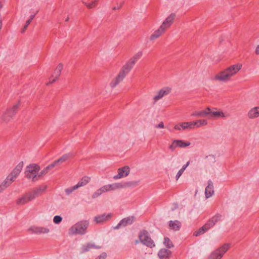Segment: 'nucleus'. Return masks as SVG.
Instances as JSON below:
<instances>
[{
    "mask_svg": "<svg viewBox=\"0 0 259 259\" xmlns=\"http://www.w3.org/2000/svg\"><path fill=\"white\" fill-rule=\"evenodd\" d=\"M191 122L192 124V129L205 126L207 125L208 124L207 121L204 119H199L197 120Z\"/></svg>",
    "mask_w": 259,
    "mask_h": 259,
    "instance_id": "28",
    "label": "nucleus"
},
{
    "mask_svg": "<svg viewBox=\"0 0 259 259\" xmlns=\"http://www.w3.org/2000/svg\"><path fill=\"white\" fill-rule=\"evenodd\" d=\"M23 167V163L21 162L19 163L14 169L11 172V174L17 177L19 174L21 172Z\"/></svg>",
    "mask_w": 259,
    "mask_h": 259,
    "instance_id": "30",
    "label": "nucleus"
},
{
    "mask_svg": "<svg viewBox=\"0 0 259 259\" xmlns=\"http://www.w3.org/2000/svg\"><path fill=\"white\" fill-rule=\"evenodd\" d=\"M163 244L165 246L169 248H172L174 246V245L170 240L167 238L165 237L164 239Z\"/></svg>",
    "mask_w": 259,
    "mask_h": 259,
    "instance_id": "38",
    "label": "nucleus"
},
{
    "mask_svg": "<svg viewBox=\"0 0 259 259\" xmlns=\"http://www.w3.org/2000/svg\"><path fill=\"white\" fill-rule=\"evenodd\" d=\"M176 17L175 13L170 14L162 22L161 26L165 31L168 29L174 23Z\"/></svg>",
    "mask_w": 259,
    "mask_h": 259,
    "instance_id": "10",
    "label": "nucleus"
},
{
    "mask_svg": "<svg viewBox=\"0 0 259 259\" xmlns=\"http://www.w3.org/2000/svg\"><path fill=\"white\" fill-rule=\"evenodd\" d=\"M10 185L5 180L0 184V193H2Z\"/></svg>",
    "mask_w": 259,
    "mask_h": 259,
    "instance_id": "42",
    "label": "nucleus"
},
{
    "mask_svg": "<svg viewBox=\"0 0 259 259\" xmlns=\"http://www.w3.org/2000/svg\"><path fill=\"white\" fill-rule=\"evenodd\" d=\"M117 189H118L117 183L104 185L98 189L93 193L92 198H96L104 193H106L110 191H114Z\"/></svg>",
    "mask_w": 259,
    "mask_h": 259,
    "instance_id": "6",
    "label": "nucleus"
},
{
    "mask_svg": "<svg viewBox=\"0 0 259 259\" xmlns=\"http://www.w3.org/2000/svg\"><path fill=\"white\" fill-rule=\"evenodd\" d=\"M78 188L77 187V185H75L72 187L68 188L65 189V192L67 194L69 195L71 193H72L74 191L77 189Z\"/></svg>",
    "mask_w": 259,
    "mask_h": 259,
    "instance_id": "44",
    "label": "nucleus"
},
{
    "mask_svg": "<svg viewBox=\"0 0 259 259\" xmlns=\"http://www.w3.org/2000/svg\"><path fill=\"white\" fill-rule=\"evenodd\" d=\"M210 110L209 107H207L204 110L194 112L192 114V116L199 117H206L209 115L210 116Z\"/></svg>",
    "mask_w": 259,
    "mask_h": 259,
    "instance_id": "18",
    "label": "nucleus"
},
{
    "mask_svg": "<svg viewBox=\"0 0 259 259\" xmlns=\"http://www.w3.org/2000/svg\"><path fill=\"white\" fill-rule=\"evenodd\" d=\"M98 0H93L91 3H87L85 2H83V3L86 6V7L89 9H93L97 6L98 4Z\"/></svg>",
    "mask_w": 259,
    "mask_h": 259,
    "instance_id": "35",
    "label": "nucleus"
},
{
    "mask_svg": "<svg viewBox=\"0 0 259 259\" xmlns=\"http://www.w3.org/2000/svg\"><path fill=\"white\" fill-rule=\"evenodd\" d=\"M241 63H236L230 65L226 68L232 77L237 74L242 68Z\"/></svg>",
    "mask_w": 259,
    "mask_h": 259,
    "instance_id": "12",
    "label": "nucleus"
},
{
    "mask_svg": "<svg viewBox=\"0 0 259 259\" xmlns=\"http://www.w3.org/2000/svg\"><path fill=\"white\" fill-rule=\"evenodd\" d=\"M130 169L128 166H125L118 169V174L113 177L114 180L126 177L130 174Z\"/></svg>",
    "mask_w": 259,
    "mask_h": 259,
    "instance_id": "13",
    "label": "nucleus"
},
{
    "mask_svg": "<svg viewBox=\"0 0 259 259\" xmlns=\"http://www.w3.org/2000/svg\"><path fill=\"white\" fill-rule=\"evenodd\" d=\"M209 156H210V157H212L213 158H214L213 156L210 155Z\"/></svg>",
    "mask_w": 259,
    "mask_h": 259,
    "instance_id": "54",
    "label": "nucleus"
},
{
    "mask_svg": "<svg viewBox=\"0 0 259 259\" xmlns=\"http://www.w3.org/2000/svg\"><path fill=\"white\" fill-rule=\"evenodd\" d=\"M134 65L135 64L133 62H132L129 60V61L123 66L117 75L112 80L110 83V87L112 88H115L117 84L122 81L128 73L133 68Z\"/></svg>",
    "mask_w": 259,
    "mask_h": 259,
    "instance_id": "1",
    "label": "nucleus"
},
{
    "mask_svg": "<svg viewBox=\"0 0 259 259\" xmlns=\"http://www.w3.org/2000/svg\"><path fill=\"white\" fill-rule=\"evenodd\" d=\"M2 6H2V4H0V9L2 7Z\"/></svg>",
    "mask_w": 259,
    "mask_h": 259,
    "instance_id": "53",
    "label": "nucleus"
},
{
    "mask_svg": "<svg viewBox=\"0 0 259 259\" xmlns=\"http://www.w3.org/2000/svg\"><path fill=\"white\" fill-rule=\"evenodd\" d=\"M165 31H166L161 26H159V27L151 35L150 37V40L153 41L155 40L161 36Z\"/></svg>",
    "mask_w": 259,
    "mask_h": 259,
    "instance_id": "26",
    "label": "nucleus"
},
{
    "mask_svg": "<svg viewBox=\"0 0 259 259\" xmlns=\"http://www.w3.org/2000/svg\"><path fill=\"white\" fill-rule=\"evenodd\" d=\"M255 52L256 54H257V55H259V45H258V46L256 47Z\"/></svg>",
    "mask_w": 259,
    "mask_h": 259,
    "instance_id": "51",
    "label": "nucleus"
},
{
    "mask_svg": "<svg viewBox=\"0 0 259 259\" xmlns=\"http://www.w3.org/2000/svg\"><path fill=\"white\" fill-rule=\"evenodd\" d=\"M156 128H164V125L163 122H160L159 123L155 126Z\"/></svg>",
    "mask_w": 259,
    "mask_h": 259,
    "instance_id": "49",
    "label": "nucleus"
},
{
    "mask_svg": "<svg viewBox=\"0 0 259 259\" xmlns=\"http://www.w3.org/2000/svg\"><path fill=\"white\" fill-rule=\"evenodd\" d=\"M210 117L215 118H227L229 117V114L227 113L224 112L221 110H210Z\"/></svg>",
    "mask_w": 259,
    "mask_h": 259,
    "instance_id": "19",
    "label": "nucleus"
},
{
    "mask_svg": "<svg viewBox=\"0 0 259 259\" xmlns=\"http://www.w3.org/2000/svg\"><path fill=\"white\" fill-rule=\"evenodd\" d=\"M112 213H103L96 215L93 219V222L97 224H104L109 222L112 217Z\"/></svg>",
    "mask_w": 259,
    "mask_h": 259,
    "instance_id": "9",
    "label": "nucleus"
},
{
    "mask_svg": "<svg viewBox=\"0 0 259 259\" xmlns=\"http://www.w3.org/2000/svg\"><path fill=\"white\" fill-rule=\"evenodd\" d=\"M63 220V218L62 217H61L60 215H55L54 217L53 218V223L55 224H59L60 223H61V222Z\"/></svg>",
    "mask_w": 259,
    "mask_h": 259,
    "instance_id": "43",
    "label": "nucleus"
},
{
    "mask_svg": "<svg viewBox=\"0 0 259 259\" xmlns=\"http://www.w3.org/2000/svg\"><path fill=\"white\" fill-rule=\"evenodd\" d=\"M70 156H71V155L69 153L65 154L62 155L58 159L54 161L52 163H51L50 166L54 167L56 166L61 164L63 162L66 161L70 157Z\"/></svg>",
    "mask_w": 259,
    "mask_h": 259,
    "instance_id": "24",
    "label": "nucleus"
},
{
    "mask_svg": "<svg viewBox=\"0 0 259 259\" xmlns=\"http://www.w3.org/2000/svg\"><path fill=\"white\" fill-rule=\"evenodd\" d=\"M184 172V171H183V169H180L178 172H177L176 176V179L177 181H178L180 177L182 176L183 173Z\"/></svg>",
    "mask_w": 259,
    "mask_h": 259,
    "instance_id": "48",
    "label": "nucleus"
},
{
    "mask_svg": "<svg viewBox=\"0 0 259 259\" xmlns=\"http://www.w3.org/2000/svg\"><path fill=\"white\" fill-rule=\"evenodd\" d=\"M140 182V181H132L122 183H117L118 189L125 188L136 187L139 185Z\"/></svg>",
    "mask_w": 259,
    "mask_h": 259,
    "instance_id": "14",
    "label": "nucleus"
},
{
    "mask_svg": "<svg viewBox=\"0 0 259 259\" xmlns=\"http://www.w3.org/2000/svg\"><path fill=\"white\" fill-rule=\"evenodd\" d=\"M68 20H69V17H67V18H66V21H68Z\"/></svg>",
    "mask_w": 259,
    "mask_h": 259,
    "instance_id": "52",
    "label": "nucleus"
},
{
    "mask_svg": "<svg viewBox=\"0 0 259 259\" xmlns=\"http://www.w3.org/2000/svg\"><path fill=\"white\" fill-rule=\"evenodd\" d=\"M63 68V65L62 63H59L55 68L53 74L50 78V81L47 84H52L55 82L61 75V73Z\"/></svg>",
    "mask_w": 259,
    "mask_h": 259,
    "instance_id": "11",
    "label": "nucleus"
},
{
    "mask_svg": "<svg viewBox=\"0 0 259 259\" xmlns=\"http://www.w3.org/2000/svg\"><path fill=\"white\" fill-rule=\"evenodd\" d=\"M230 247L229 244H225L216 250V251L223 257L224 254L228 251Z\"/></svg>",
    "mask_w": 259,
    "mask_h": 259,
    "instance_id": "32",
    "label": "nucleus"
},
{
    "mask_svg": "<svg viewBox=\"0 0 259 259\" xmlns=\"http://www.w3.org/2000/svg\"><path fill=\"white\" fill-rule=\"evenodd\" d=\"M232 77L229 74L226 68L217 73L213 77V80L223 82H227L230 81Z\"/></svg>",
    "mask_w": 259,
    "mask_h": 259,
    "instance_id": "8",
    "label": "nucleus"
},
{
    "mask_svg": "<svg viewBox=\"0 0 259 259\" xmlns=\"http://www.w3.org/2000/svg\"><path fill=\"white\" fill-rule=\"evenodd\" d=\"M171 251L166 248H161L158 253V256L160 259H169Z\"/></svg>",
    "mask_w": 259,
    "mask_h": 259,
    "instance_id": "23",
    "label": "nucleus"
},
{
    "mask_svg": "<svg viewBox=\"0 0 259 259\" xmlns=\"http://www.w3.org/2000/svg\"><path fill=\"white\" fill-rule=\"evenodd\" d=\"M214 194V187L212 181H208L205 189V197L206 199L211 197Z\"/></svg>",
    "mask_w": 259,
    "mask_h": 259,
    "instance_id": "16",
    "label": "nucleus"
},
{
    "mask_svg": "<svg viewBox=\"0 0 259 259\" xmlns=\"http://www.w3.org/2000/svg\"><path fill=\"white\" fill-rule=\"evenodd\" d=\"M189 162H187V163L184 165L183 166V167L181 168V169H183V171H185V170L186 169V168L188 167V166L189 165Z\"/></svg>",
    "mask_w": 259,
    "mask_h": 259,
    "instance_id": "50",
    "label": "nucleus"
},
{
    "mask_svg": "<svg viewBox=\"0 0 259 259\" xmlns=\"http://www.w3.org/2000/svg\"><path fill=\"white\" fill-rule=\"evenodd\" d=\"M142 56V53L140 52L136 54L132 58H131L130 60L132 62H133L134 64L137 61V60L140 59Z\"/></svg>",
    "mask_w": 259,
    "mask_h": 259,
    "instance_id": "39",
    "label": "nucleus"
},
{
    "mask_svg": "<svg viewBox=\"0 0 259 259\" xmlns=\"http://www.w3.org/2000/svg\"><path fill=\"white\" fill-rule=\"evenodd\" d=\"M40 167L36 164H32L27 166L25 170V177L31 181H36L38 180V172Z\"/></svg>",
    "mask_w": 259,
    "mask_h": 259,
    "instance_id": "3",
    "label": "nucleus"
},
{
    "mask_svg": "<svg viewBox=\"0 0 259 259\" xmlns=\"http://www.w3.org/2000/svg\"><path fill=\"white\" fill-rule=\"evenodd\" d=\"M100 246L96 245L94 243L90 242L83 245L80 248V252L85 253L93 249L99 248Z\"/></svg>",
    "mask_w": 259,
    "mask_h": 259,
    "instance_id": "21",
    "label": "nucleus"
},
{
    "mask_svg": "<svg viewBox=\"0 0 259 259\" xmlns=\"http://www.w3.org/2000/svg\"><path fill=\"white\" fill-rule=\"evenodd\" d=\"M171 89L169 88H164L159 91L155 96L154 97L153 99L155 101H157L161 99L164 96L168 95L170 92Z\"/></svg>",
    "mask_w": 259,
    "mask_h": 259,
    "instance_id": "17",
    "label": "nucleus"
},
{
    "mask_svg": "<svg viewBox=\"0 0 259 259\" xmlns=\"http://www.w3.org/2000/svg\"><path fill=\"white\" fill-rule=\"evenodd\" d=\"M177 148H178L177 140H174L171 144L169 146L168 148L171 151L175 150Z\"/></svg>",
    "mask_w": 259,
    "mask_h": 259,
    "instance_id": "41",
    "label": "nucleus"
},
{
    "mask_svg": "<svg viewBox=\"0 0 259 259\" xmlns=\"http://www.w3.org/2000/svg\"><path fill=\"white\" fill-rule=\"evenodd\" d=\"M42 190V189L39 188V189L34 190L31 192L25 194L17 200V204L20 205H24L34 200L36 197L40 195L41 191Z\"/></svg>",
    "mask_w": 259,
    "mask_h": 259,
    "instance_id": "2",
    "label": "nucleus"
},
{
    "mask_svg": "<svg viewBox=\"0 0 259 259\" xmlns=\"http://www.w3.org/2000/svg\"><path fill=\"white\" fill-rule=\"evenodd\" d=\"M169 227L170 230L178 231L181 227V223L178 220L170 221L169 222Z\"/></svg>",
    "mask_w": 259,
    "mask_h": 259,
    "instance_id": "29",
    "label": "nucleus"
},
{
    "mask_svg": "<svg viewBox=\"0 0 259 259\" xmlns=\"http://www.w3.org/2000/svg\"><path fill=\"white\" fill-rule=\"evenodd\" d=\"M91 178L88 177H84L82 178L76 184L77 187L79 188L80 187L84 186L89 183Z\"/></svg>",
    "mask_w": 259,
    "mask_h": 259,
    "instance_id": "34",
    "label": "nucleus"
},
{
    "mask_svg": "<svg viewBox=\"0 0 259 259\" xmlns=\"http://www.w3.org/2000/svg\"><path fill=\"white\" fill-rule=\"evenodd\" d=\"M178 148H185L191 145V143L189 141H185L182 140H177Z\"/></svg>",
    "mask_w": 259,
    "mask_h": 259,
    "instance_id": "33",
    "label": "nucleus"
},
{
    "mask_svg": "<svg viewBox=\"0 0 259 259\" xmlns=\"http://www.w3.org/2000/svg\"><path fill=\"white\" fill-rule=\"evenodd\" d=\"M210 228L208 227L207 225L205 224L202 227L199 228L198 230L195 231L194 232V235L195 236H198L202 234H203L205 232L209 230Z\"/></svg>",
    "mask_w": 259,
    "mask_h": 259,
    "instance_id": "31",
    "label": "nucleus"
},
{
    "mask_svg": "<svg viewBox=\"0 0 259 259\" xmlns=\"http://www.w3.org/2000/svg\"><path fill=\"white\" fill-rule=\"evenodd\" d=\"M89 223L85 221L79 222L72 226L68 230L69 235H83L87 232Z\"/></svg>",
    "mask_w": 259,
    "mask_h": 259,
    "instance_id": "4",
    "label": "nucleus"
},
{
    "mask_svg": "<svg viewBox=\"0 0 259 259\" xmlns=\"http://www.w3.org/2000/svg\"><path fill=\"white\" fill-rule=\"evenodd\" d=\"M13 113L11 110H6L4 111L1 115V118L3 122H8L13 117Z\"/></svg>",
    "mask_w": 259,
    "mask_h": 259,
    "instance_id": "27",
    "label": "nucleus"
},
{
    "mask_svg": "<svg viewBox=\"0 0 259 259\" xmlns=\"http://www.w3.org/2000/svg\"><path fill=\"white\" fill-rule=\"evenodd\" d=\"M176 131H185L189 129H192L191 122H183L175 124L174 126Z\"/></svg>",
    "mask_w": 259,
    "mask_h": 259,
    "instance_id": "15",
    "label": "nucleus"
},
{
    "mask_svg": "<svg viewBox=\"0 0 259 259\" xmlns=\"http://www.w3.org/2000/svg\"><path fill=\"white\" fill-rule=\"evenodd\" d=\"M53 167H51L50 164L47 167L42 170L41 171L38 172V179L43 175H46L49 171V170L51 168H53Z\"/></svg>",
    "mask_w": 259,
    "mask_h": 259,
    "instance_id": "40",
    "label": "nucleus"
},
{
    "mask_svg": "<svg viewBox=\"0 0 259 259\" xmlns=\"http://www.w3.org/2000/svg\"><path fill=\"white\" fill-rule=\"evenodd\" d=\"M133 217H127L124 218L119 222L117 225L114 227V229H118L121 227H124L128 225H131L133 223Z\"/></svg>",
    "mask_w": 259,
    "mask_h": 259,
    "instance_id": "20",
    "label": "nucleus"
},
{
    "mask_svg": "<svg viewBox=\"0 0 259 259\" xmlns=\"http://www.w3.org/2000/svg\"><path fill=\"white\" fill-rule=\"evenodd\" d=\"M28 231L36 235H47L50 233L51 230L47 226L33 225L28 228Z\"/></svg>",
    "mask_w": 259,
    "mask_h": 259,
    "instance_id": "7",
    "label": "nucleus"
},
{
    "mask_svg": "<svg viewBox=\"0 0 259 259\" xmlns=\"http://www.w3.org/2000/svg\"><path fill=\"white\" fill-rule=\"evenodd\" d=\"M107 256V253L106 252H103L98 256L95 259H106Z\"/></svg>",
    "mask_w": 259,
    "mask_h": 259,
    "instance_id": "47",
    "label": "nucleus"
},
{
    "mask_svg": "<svg viewBox=\"0 0 259 259\" xmlns=\"http://www.w3.org/2000/svg\"><path fill=\"white\" fill-rule=\"evenodd\" d=\"M16 178L17 177L10 173V175L5 180V181L7 182V183H8L9 185H10L15 180Z\"/></svg>",
    "mask_w": 259,
    "mask_h": 259,
    "instance_id": "37",
    "label": "nucleus"
},
{
    "mask_svg": "<svg viewBox=\"0 0 259 259\" xmlns=\"http://www.w3.org/2000/svg\"><path fill=\"white\" fill-rule=\"evenodd\" d=\"M35 17V15H32L30 16V18L28 20H27L26 22V24L24 27V28L23 29V32H24L25 30L26 29L28 26L30 24L31 21L33 20L34 17Z\"/></svg>",
    "mask_w": 259,
    "mask_h": 259,
    "instance_id": "45",
    "label": "nucleus"
},
{
    "mask_svg": "<svg viewBox=\"0 0 259 259\" xmlns=\"http://www.w3.org/2000/svg\"><path fill=\"white\" fill-rule=\"evenodd\" d=\"M222 216L220 214H217L213 216L206 223L208 227L210 229L212 228L216 223L219 222L222 220Z\"/></svg>",
    "mask_w": 259,
    "mask_h": 259,
    "instance_id": "25",
    "label": "nucleus"
},
{
    "mask_svg": "<svg viewBox=\"0 0 259 259\" xmlns=\"http://www.w3.org/2000/svg\"><path fill=\"white\" fill-rule=\"evenodd\" d=\"M139 240L135 241V244H138L139 242H141L143 244L148 247H154L155 245L154 241L152 240L148 232L146 231H142L139 234Z\"/></svg>",
    "mask_w": 259,
    "mask_h": 259,
    "instance_id": "5",
    "label": "nucleus"
},
{
    "mask_svg": "<svg viewBox=\"0 0 259 259\" xmlns=\"http://www.w3.org/2000/svg\"><path fill=\"white\" fill-rule=\"evenodd\" d=\"M19 106V103H18L15 105H14L11 108L7 109V110H11L12 112L13 116H14L15 114L16 111H17Z\"/></svg>",
    "mask_w": 259,
    "mask_h": 259,
    "instance_id": "46",
    "label": "nucleus"
},
{
    "mask_svg": "<svg viewBox=\"0 0 259 259\" xmlns=\"http://www.w3.org/2000/svg\"><path fill=\"white\" fill-rule=\"evenodd\" d=\"M247 117L249 119H255L259 117V106L251 108L247 113Z\"/></svg>",
    "mask_w": 259,
    "mask_h": 259,
    "instance_id": "22",
    "label": "nucleus"
},
{
    "mask_svg": "<svg viewBox=\"0 0 259 259\" xmlns=\"http://www.w3.org/2000/svg\"><path fill=\"white\" fill-rule=\"evenodd\" d=\"M222 256L215 250L212 252L207 259H221Z\"/></svg>",
    "mask_w": 259,
    "mask_h": 259,
    "instance_id": "36",
    "label": "nucleus"
}]
</instances>
